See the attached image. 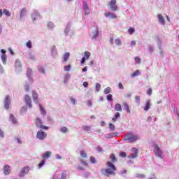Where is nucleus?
Listing matches in <instances>:
<instances>
[{"instance_id": "1", "label": "nucleus", "mask_w": 179, "mask_h": 179, "mask_svg": "<svg viewBox=\"0 0 179 179\" xmlns=\"http://www.w3.org/2000/svg\"><path fill=\"white\" fill-rule=\"evenodd\" d=\"M106 166L108 169H101V174L103 176H106V177H110V176H114L115 170L117 169L115 168V165L113 164L111 162H106Z\"/></svg>"}, {"instance_id": "2", "label": "nucleus", "mask_w": 179, "mask_h": 179, "mask_svg": "<svg viewBox=\"0 0 179 179\" xmlns=\"http://www.w3.org/2000/svg\"><path fill=\"white\" fill-rule=\"evenodd\" d=\"M154 148V154L155 155V157H158V159H164V157H166V154L157 144H153Z\"/></svg>"}, {"instance_id": "3", "label": "nucleus", "mask_w": 179, "mask_h": 179, "mask_svg": "<svg viewBox=\"0 0 179 179\" xmlns=\"http://www.w3.org/2000/svg\"><path fill=\"white\" fill-rule=\"evenodd\" d=\"M139 136L135 135L131 132H129L125 135L124 138H123V141H128L129 142L133 143L136 142V141H139Z\"/></svg>"}, {"instance_id": "4", "label": "nucleus", "mask_w": 179, "mask_h": 179, "mask_svg": "<svg viewBox=\"0 0 179 179\" xmlns=\"http://www.w3.org/2000/svg\"><path fill=\"white\" fill-rule=\"evenodd\" d=\"M108 6L111 12H117L118 10V6H117V0H111Z\"/></svg>"}, {"instance_id": "5", "label": "nucleus", "mask_w": 179, "mask_h": 179, "mask_svg": "<svg viewBox=\"0 0 179 179\" xmlns=\"http://www.w3.org/2000/svg\"><path fill=\"white\" fill-rule=\"evenodd\" d=\"M90 37H91L92 41H97L99 38V28L95 27L92 29L91 34H90Z\"/></svg>"}, {"instance_id": "6", "label": "nucleus", "mask_w": 179, "mask_h": 179, "mask_svg": "<svg viewBox=\"0 0 179 179\" xmlns=\"http://www.w3.org/2000/svg\"><path fill=\"white\" fill-rule=\"evenodd\" d=\"M35 125L37 128H40L41 129H48V127L43 125V120L40 117L35 119Z\"/></svg>"}, {"instance_id": "7", "label": "nucleus", "mask_w": 179, "mask_h": 179, "mask_svg": "<svg viewBox=\"0 0 179 179\" xmlns=\"http://www.w3.org/2000/svg\"><path fill=\"white\" fill-rule=\"evenodd\" d=\"M24 101L27 106V107H28V108L31 109L33 108V103H31V97L29 95H25L24 96Z\"/></svg>"}, {"instance_id": "8", "label": "nucleus", "mask_w": 179, "mask_h": 179, "mask_svg": "<svg viewBox=\"0 0 179 179\" xmlns=\"http://www.w3.org/2000/svg\"><path fill=\"white\" fill-rule=\"evenodd\" d=\"M31 19L32 22L34 23L36 20H40L41 19V15H40V13L37 10H34L31 13Z\"/></svg>"}, {"instance_id": "9", "label": "nucleus", "mask_w": 179, "mask_h": 179, "mask_svg": "<svg viewBox=\"0 0 179 179\" xmlns=\"http://www.w3.org/2000/svg\"><path fill=\"white\" fill-rule=\"evenodd\" d=\"M36 138L39 139V141H44L45 138H47V133L43 131L42 130H39L36 133Z\"/></svg>"}, {"instance_id": "10", "label": "nucleus", "mask_w": 179, "mask_h": 179, "mask_svg": "<svg viewBox=\"0 0 179 179\" xmlns=\"http://www.w3.org/2000/svg\"><path fill=\"white\" fill-rule=\"evenodd\" d=\"M83 9L85 15L89 16L90 15V8L85 1H83Z\"/></svg>"}, {"instance_id": "11", "label": "nucleus", "mask_w": 179, "mask_h": 179, "mask_svg": "<svg viewBox=\"0 0 179 179\" xmlns=\"http://www.w3.org/2000/svg\"><path fill=\"white\" fill-rule=\"evenodd\" d=\"M29 171H30V167L25 166L20 169L18 176H19V177H24V176H26V174L29 173Z\"/></svg>"}, {"instance_id": "12", "label": "nucleus", "mask_w": 179, "mask_h": 179, "mask_svg": "<svg viewBox=\"0 0 179 179\" xmlns=\"http://www.w3.org/2000/svg\"><path fill=\"white\" fill-rule=\"evenodd\" d=\"M3 103L5 110H9V107L10 106V96H6L3 101Z\"/></svg>"}, {"instance_id": "13", "label": "nucleus", "mask_w": 179, "mask_h": 179, "mask_svg": "<svg viewBox=\"0 0 179 179\" xmlns=\"http://www.w3.org/2000/svg\"><path fill=\"white\" fill-rule=\"evenodd\" d=\"M138 157V149L133 148L131 153L129 155V159H136Z\"/></svg>"}, {"instance_id": "14", "label": "nucleus", "mask_w": 179, "mask_h": 179, "mask_svg": "<svg viewBox=\"0 0 179 179\" xmlns=\"http://www.w3.org/2000/svg\"><path fill=\"white\" fill-rule=\"evenodd\" d=\"M2 171L5 176H9V174L11 173L10 166L8 164L4 165Z\"/></svg>"}, {"instance_id": "15", "label": "nucleus", "mask_w": 179, "mask_h": 179, "mask_svg": "<svg viewBox=\"0 0 179 179\" xmlns=\"http://www.w3.org/2000/svg\"><path fill=\"white\" fill-rule=\"evenodd\" d=\"M31 75H33V71H31V69L28 68L27 71V77L28 78L29 83H33V78L31 77Z\"/></svg>"}, {"instance_id": "16", "label": "nucleus", "mask_w": 179, "mask_h": 179, "mask_svg": "<svg viewBox=\"0 0 179 179\" xmlns=\"http://www.w3.org/2000/svg\"><path fill=\"white\" fill-rule=\"evenodd\" d=\"M32 99L33 101H34L37 105L40 104V101H38V94H37L36 91H32Z\"/></svg>"}, {"instance_id": "17", "label": "nucleus", "mask_w": 179, "mask_h": 179, "mask_svg": "<svg viewBox=\"0 0 179 179\" xmlns=\"http://www.w3.org/2000/svg\"><path fill=\"white\" fill-rule=\"evenodd\" d=\"M15 66L16 71H20L22 69V62L20 59H17L15 62Z\"/></svg>"}, {"instance_id": "18", "label": "nucleus", "mask_w": 179, "mask_h": 179, "mask_svg": "<svg viewBox=\"0 0 179 179\" xmlns=\"http://www.w3.org/2000/svg\"><path fill=\"white\" fill-rule=\"evenodd\" d=\"M157 18H158V20H159L160 24H162V26H164V24H166V21L164 20V17H163V15H162V14H158Z\"/></svg>"}, {"instance_id": "19", "label": "nucleus", "mask_w": 179, "mask_h": 179, "mask_svg": "<svg viewBox=\"0 0 179 179\" xmlns=\"http://www.w3.org/2000/svg\"><path fill=\"white\" fill-rule=\"evenodd\" d=\"M104 15L108 19H117V16L115 14L109 12L105 13Z\"/></svg>"}, {"instance_id": "20", "label": "nucleus", "mask_w": 179, "mask_h": 179, "mask_svg": "<svg viewBox=\"0 0 179 179\" xmlns=\"http://www.w3.org/2000/svg\"><path fill=\"white\" fill-rule=\"evenodd\" d=\"M52 57H57L58 55V50H57V47L52 45L50 48Z\"/></svg>"}, {"instance_id": "21", "label": "nucleus", "mask_w": 179, "mask_h": 179, "mask_svg": "<svg viewBox=\"0 0 179 179\" xmlns=\"http://www.w3.org/2000/svg\"><path fill=\"white\" fill-rule=\"evenodd\" d=\"M71 27H72V24L68 22L64 30V34H66V36H68V34H69V31H71Z\"/></svg>"}, {"instance_id": "22", "label": "nucleus", "mask_w": 179, "mask_h": 179, "mask_svg": "<svg viewBox=\"0 0 179 179\" xmlns=\"http://www.w3.org/2000/svg\"><path fill=\"white\" fill-rule=\"evenodd\" d=\"M26 15H27V10H26V8H22L20 12V20H23Z\"/></svg>"}, {"instance_id": "23", "label": "nucleus", "mask_w": 179, "mask_h": 179, "mask_svg": "<svg viewBox=\"0 0 179 179\" xmlns=\"http://www.w3.org/2000/svg\"><path fill=\"white\" fill-rule=\"evenodd\" d=\"M69 79H71V74L67 73L64 76V85H68V83L69 82Z\"/></svg>"}, {"instance_id": "24", "label": "nucleus", "mask_w": 179, "mask_h": 179, "mask_svg": "<svg viewBox=\"0 0 179 179\" xmlns=\"http://www.w3.org/2000/svg\"><path fill=\"white\" fill-rule=\"evenodd\" d=\"M38 107H39V110L41 111V115L45 116L47 115V110H45V109H44V107H43V106H41V104H38Z\"/></svg>"}, {"instance_id": "25", "label": "nucleus", "mask_w": 179, "mask_h": 179, "mask_svg": "<svg viewBox=\"0 0 179 179\" xmlns=\"http://www.w3.org/2000/svg\"><path fill=\"white\" fill-rule=\"evenodd\" d=\"M51 155H52L51 152L47 151L42 155V157L43 159H50V157H51Z\"/></svg>"}, {"instance_id": "26", "label": "nucleus", "mask_w": 179, "mask_h": 179, "mask_svg": "<svg viewBox=\"0 0 179 179\" xmlns=\"http://www.w3.org/2000/svg\"><path fill=\"white\" fill-rule=\"evenodd\" d=\"M69 57H71V54L69 52H65L63 55V62H66L68 59H69Z\"/></svg>"}, {"instance_id": "27", "label": "nucleus", "mask_w": 179, "mask_h": 179, "mask_svg": "<svg viewBox=\"0 0 179 179\" xmlns=\"http://www.w3.org/2000/svg\"><path fill=\"white\" fill-rule=\"evenodd\" d=\"M68 177H69V173H68V171H64L62 173L61 179H66L68 178Z\"/></svg>"}, {"instance_id": "28", "label": "nucleus", "mask_w": 179, "mask_h": 179, "mask_svg": "<svg viewBox=\"0 0 179 179\" xmlns=\"http://www.w3.org/2000/svg\"><path fill=\"white\" fill-rule=\"evenodd\" d=\"M141 71L139 70H136L133 73L130 75L131 78H136V76H141Z\"/></svg>"}, {"instance_id": "29", "label": "nucleus", "mask_w": 179, "mask_h": 179, "mask_svg": "<svg viewBox=\"0 0 179 179\" xmlns=\"http://www.w3.org/2000/svg\"><path fill=\"white\" fill-rule=\"evenodd\" d=\"M10 121L12 122L13 124H17V120H16V117H15V115H13V114L10 115Z\"/></svg>"}, {"instance_id": "30", "label": "nucleus", "mask_w": 179, "mask_h": 179, "mask_svg": "<svg viewBox=\"0 0 179 179\" xmlns=\"http://www.w3.org/2000/svg\"><path fill=\"white\" fill-rule=\"evenodd\" d=\"M123 106L125 111H127L128 114H131V109H129V106L128 105V103H124Z\"/></svg>"}, {"instance_id": "31", "label": "nucleus", "mask_w": 179, "mask_h": 179, "mask_svg": "<svg viewBox=\"0 0 179 179\" xmlns=\"http://www.w3.org/2000/svg\"><path fill=\"white\" fill-rule=\"evenodd\" d=\"M144 111H149L150 110V101H146V104L143 108Z\"/></svg>"}, {"instance_id": "32", "label": "nucleus", "mask_w": 179, "mask_h": 179, "mask_svg": "<svg viewBox=\"0 0 179 179\" xmlns=\"http://www.w3.org/2000/svg\"><path fill=\"white\" fill-rule=\"evenodd\" d=\"M115 111H122V106H121V104L116 103L115 105Z\"/></svg>"}, {"instance_id": "33", "label": "nucleus", "mask_w": 179, "mask_h": 179, "mask_svg": "<svg viewBox=\"0 0 179 179\" xmlns=\"http://www.w3.org/2000/svg\"><path fill=\"white\" fill-rule=\"evenodd\" d=\"M110 159L112 163H117V157H115V155L111 154L110 155Z\"/></svg>"}, {"instance_id": "34", "label": "nucleus", "mask_w": 179, "mask_h": 179, "mask_svg": "<svg viewBox=\"0 0 179 179\" xmlns=\"http://www.w3.org/2000/svg\"><path fill=\"white\" fill-rule=\"evenodd\" d=\"M120 117H121V115L120 114V113H116L114 115V117L112 118V121L113 122H115V121L117 120L118 118H120Z\"/></svg>"}, {"instance_id": "35", "label": "nucleus", "mask_w": 179, "mask_h": 179, "mask_svg": "<svg viewBox=\"0 0 179 179\" xmlns=\"http://www.w3.org/2000/svg\"><path fill=\"white\" fill-rule=\"evenodd\" d=\"M1 62L3 65H6V62L8 61V57L6 55L5 56H1Z\"/></svg>"}, {"instance_id": "36", "label": "nucleus", "mask_w": 179, "mask_h": 179, "mask_svg": "<svg viewBox=\"0 0 179 179\" xmlns=\"http://www.w3.org/2000/svg\"><path fill=\"white\" fill-rule=\"evenodd\" d=\"M60 132H62V134H68V132H69V130L66 128V127H62L60 129Z\"/></svg>"}, {"instance_id": "37", "label": "nucleus", "mask_w": 179, "mask_h": 179, "mask_svg": "<svg viewBox=\"0 0 179 179\" xmlns=\"http://www.w3.org/2000/svg\"><path fill=\"white\" fill-rule=\"evenodd\" d=\"M3 13L7 17H10V12L8 10V9H3Z\"/></svg>"}, {"instance_id": "38", "label": "nucleus", "mask_w": 179, "mask_h": 179, "mask_svg": "<svg viewBox=\"0 0 179 179\" xmlns=\"http://www.w3.org/2000/svg\"><path fill=\"white\" fill-rule=\"evenodd\" d=\"M135 177L136 178H140V179L146 178V176L141 173H136Z\"/></svg>"}, {"instance_id": "39", "label": "nucleus", "mask_w": 179, "mask_h": 179, "mask_svg": "<svg viewBox=\"0 0 179 179\" xmlns=\"http://www.w3.org/2000/svg\"><path fill=\"white\" fill-rule=\"evenodd\" d=\"M118 132H114L107 134V138H114V136H117Z\"/></svg>"}, {"instance_id": "40", "label": "nucleus", "mask_w": 179, "mask_h": 179, "mask_svg": "<svg viewBox=\"0 0 179 179\" xmlns=\"http://www.w3.org/2000/svg\"><path fill=\"white\" fill-rule=\"evenodd\" d=\"M90 55H91V54H90V52H89V51H85V52H84V57H83V58H85V59H89V58H90Z\"/></svg>"}, {"instance_id": "41", "label": "nucleus", "mask_w": 179, "mask_h": 179, "mask_svg": "<svg viewBox=\"0 0 179 179\" xmlns=\"http://www.w3.org/2000/svg\"><path fill=\"white\" fill-rule=\"evenodd\" d=\"M115 44L117 46L122 45V41H121V39H120V38H117L115 41Z\"/></svg>"}, {"instance_id": "42", "label": "nucleus", "mask_w": 179, "mask_h": 179, "mask_svg": "<svg viewBox=\"0 0 179 179\" xmlns=\"http://www.w3.org/2000/svg\"><path fill=\"white\" fill-rule=\"evenodd\" d=\"M71 69H72V66H71V64L64 66V71L65 72H69Z\"/></svg>"}, {"instance_id": "43", "label": "nucleus", "mask_w": 179, "mask_h": 179, "mask_svg": "<svg viewBox=\"0 0 179 179\" xmlns=\"http://www.w3.org/2000/svg\"><path fill=\"white\" fill-rule=\"evenodd\" d=\"M48 28L50 29V30H52L54 27H55V25H54V23L52 22H50L47 24Z\"/></svg>"}, {"instance_id": "44", "label": "nucleus", "mask_w": 179, "mask_h": 179, "mask_svg": "<svg viewBox=\"0 0 179 179\" xmlns=\"http://www.w3.org/2000/svg\"><path fill=\"white\" fill-rule=\"evenodd\" d=\"M101 87V85H100V83H96V85H95V91L96 92H100V88Z\"/></svg>"}, {"instance_id": "45", "label": "nucleus", "mask_w": 179, "mask_h": 179, "mask_svg": "<svg viewBox=\"0 0 179 179\" xmlns=\"http://www.w3.org/2000/svg\"><path fill=\"white\" fill-rule=\"evenodd\" d=\"M38 69V72H40L41 73H43V75H45V69H44V67L39 66Z\"/></svg>"}, {"instance_id": "46", "label": "nucleus", "mask_w": 179, "mask_h": 179, "mask_svg": "<svg viewBox=\"0 0 179 179\" xmlns=\"http://www.w3.org/2000/svg\"><path fill=\"white\" fill-rule=\"evenodd\" d=\"M104 94H108L109 93H111V87H106L103 91Z\"/></svg>"}, {"instance_id": "47", "label": "nucleus", "mask_w": 179, "mask_h": 179, "mask_svg": "<svg viewBox=\"0 0 179 179\" xmlns=\"http://www.w3.org/2000/svg\"><path fill=\"white\" fill-rule=\"evenodd\" d=\"M21 114H26L27 113V106H23L22 108H21Z\"/></svg>"}, {"instance_id": "48", "label": "nucleus", "mask_w": 179, "mask_h": 179, "mask_svg": "<svg viewBox=\"0 0 179 179\" xmlns=\"http://www.w3.org/2000/svg\"><path fill=\"white\" fill-rule=\"evenodd\" d=\"M70 102L71 104H73V106H75L76 104V99L71 96L70 97Z\"/></svg>"}, {"instance_id": "49", "label": "nucleus", "mask_w": 179, "mask_h": 179, "mask_svg": "<svg viewBox=\"0 0 179 179\" xmlns=\"http://www.w3.org/2000/svg\"><path fill=\"white\" fill-rule=\"evenodd\" d=\"M108 128L110 131H115V126L112 123L109 124Z\"/></svg>"}, {"instance_id": "50", "label": "nucleus", "mask_w": 179, "mask_h": 179, "mask_svg": "<svg viewBox=\"0 0 179 179\" xmlns=\"http://www.w3.org/2000/svg\"><path fill=\"white\" fill-rule=\"evenodd\" d=\"M26 47L29 49L32 48L33 45L31 44V41H29L26 43Z\"/></svg>"}, {"instance_id": "51", "label": "nucleus", "mask_w": 179, "mask_h": 179, "mask_svg": "<svg viewBox=\"0 0 179 179\" xmlns=\"http://www.w3.org/2000/svg\"><path fill=\"white\" fill-rule=\"evenodd\" d=\"M80 156L86 159V157H87V154H86V151L85 150L80 151Z\"/></svg>"}, {"instance_id": "52", "label": "nucleus", "mask_w": 179, "mask_h": 179, "mask_svg": "<svg viewBox=\"0 0 179 179\" xmlns=\"http://www.w3.org/2000/svg\"><path fill=\"white\" fill-rule=\"evenodd\" d=\"M148 48L149 52H153L155 51V48L153 47L152 45H149Z\"/></svg>"}, {"instance_id": "53", "label": "nucleus", "mask_w": 179, "mask_h": 179, "mask_svg": "<svg viewBox=\"0 0 179 179\" xmlns=\"http://www.w3.org/2000/svg\"><path fill=\"white\" fill-rule=\"evenodd\" d=\"M135 102H136L137 104H140V103H141V96H135Z\"/></svg>"}, {"instance_id": "54", "label": "nucleus", "mask_w": 179, "mask_h": 179, "mask_svg": "<svg viewBox=\"0 0 179 179\" xmlns=\"http://www.w3.org/2000/svg\"><path fill=\"white\" fill-rule=\"evenodd\" d=\"M128 33L129 34H134V33H135V29H134L132 27L129 28Z\"/></svg>"}, {"instance_id": "55", "label": "nucleus", "mask_w": 179, "mask_h": 179, "mask_svg": "<svg viewBox=\"0 0 179 179\" xmlns=\"http://www.w3.org/2000/svg\"><path fill=\"white\" fill-rule=\"evenodd\" d=\"M82 129H83V131H90V126H83Z\"/></svg>"}, {"instance_id": "56", "label": "nucleus", "mask_w": 179, "mask_h": 179, "mask_svg": "<svg viewBox=\"0 0 179 179\" xmlns=\"http://www.w3.org/2000/svg\"><path fill=\"white\" fill-rule=\"evenodd\" d=\"M119 174L120 176H124V174H127V169H122L119 171Z\"/></svg>"}, {"instance_id": "57", "label": "nucleus", "mask_w": 179, "mask_h": 179, "mask_svg": "<svg viewBox=\"0 0 179 179\" xmlns=\"http://www.w3.org/2000/svg\"><path fill=\"white\" fill-rule=\"evenodd\" d=\"M90 162L93 164H96V163H97V161L96 160V158H94V157H90Z\"/></svg>"}, {"instance_id": "58", "label": "nucleus", "mask_w": 179, "mask_h": 179, "mask_svg": "<svg viewBox=\"0 0 179 179\" xmlns=\"http://www.w3.org/2000/svg\"><path fill=\"white\" fill-rule=\"evenodd\" d=\"M44 164H45V160L41 161V162L38 166V169H41V167H43Z\"/></svg>"}, {"instance_id": "59", "label": "nucleus", "mask_w": 179, "mask_h": 179, "mask_svg": "<svg viewBox=\"0 0 179 179\" xmlns=\"http://www.w3.org/2000/svg\"><path fill=\"white\" fill-rule=\"evenodd\" d=\"M48 122H50V124H54V119L53 118H52L51 117H50V116H48Z\"/></svg>"}, {"instance_id": "60", "label": "nucleus", "mask_w": 179, "mask_h": 179, "mask_svg": "<svg viewBox=\"0 0 179 179\" xmlns=\"http://www.w3.org/2000/svg\"><path fill=\"white\" fill-rule=\"evenodd\" d=\"M16 142L19 144V145H22V143H23V142L22 141V140L20 139V138H15Z\"/></svg>"}, {"instance_id": "61", "label": "nucleus", "mask_w": 179, "mask_h": 179, "mask_svg": "<svg viewBox=\"0 0 179 179\" xmlns=\"http://www.w3.org/2000/svg\"><path fill=\"white\" fill-rule=\"evenodd\" d=\"M106 99L108 101H110V100H113V95L111 94H109L107 96Z\"/></svg>"}, {"instance_id": "62", "label": "nucleus", "mask_w": 179, "mask_h": 179, "mask_svg": "<svg viewBox=\"0 0 179 179\" xmlns=\"http://www.w3.org/2000/svg\"><path fill=\"white\" fill-rule=\"evenodd\" d=\"M87 106H89V107H92V106H93V103H92L90 99L87 101Z\"/></svg>"}, {"instance_id": "63", "label": "nucleus", "mask_w": 179, "mask_h": 179, "mask_svg": "<svg viewBox=\"0 0 179 179\" xmlns=\"http://www.w3.org/2000/svg\"><path fill=\"white\" fill-rule=\"evenodd\" d=\"M135 61L136 62V64H141V58H139L138 57H135Z\"/></svg>"}, {"instance_id": "64", "label": "nucleus", "mask_w": 179, "mask_h": 179, "mask_svg": "<svg viewBox=\"0 0 179 179\" xmlns=\"http://www.w3.org/2000/svg\"><path fill=\"white\" fill-rule=\"evenodd\" d=\"M152 88H149L148 90L147 91V94L148 96H152Z\"/></svg>"}]
</instances>
